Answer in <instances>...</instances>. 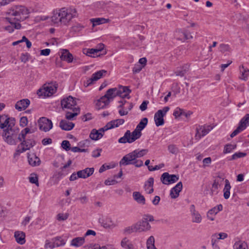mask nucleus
Segmentation results:
<instances>
[{
  "label": "nucleus",
  "mask_w": 249,
  "mask_h": 249,
  "mask_svg": "<svg viewBox=\"0 0 249 249\" xmlns=\"http://www.w3.org/2000/svg\"><path fill=\"white\" fill-rule=\"evenodd\" d=\"M59 126L62 130L70 131L74 127V124L65 120H62L59 123Z\"/></svg>",
  "instance_id": "nucleus-24"
},
{
  "label": "nucleus",
  "mask_w": 249,
  "mask_h": 249,
  "mask_svg": "<svg viewBox=\"0 0 249 249\" xmlns=\"http://www.w3.org/2000/svg\"><path fill=\"white\" fill-rule=\"evenodd\" d=\"M236 147V145L235 144H227L225 145L223 153L227 154L230 153L234 149H235Z\"/></svg>",
  "instance_id": "nucleus-47"
},
{
  "label": "nucleus",
  "mask_w": 249,
  "mask_h": 249,
  "mask_svg": "<svg viewBox=\"0 0 249 249\" xmlns=\"http://www.w3.org/2000/svg\"><path fill=\"white\" fill-rule=\"evenodd\" d=\"M28 121L26 117H22L20 119V125L22 127H25L27 125Z\"/></svg>",
  "instance_id": "nucleus-62"
},
{
  "label": "nucleus",
  "mask_w": 249,
  "mask_h": 249,
  "mask_svg": "<svg viewBox=\"0 0 249 249\" xmlns=\"http://www.w3.org/2000/svg\"><path fill=\"white\" fill-rule=\"evenodd\" d=\"M61 105L63 109H70L74 110L77 109L75 107L76 102L75 100L71 96L64 98L61 101Z\"/></svg>",
  "instance_id": "nucleus-8"
},
{
  "label": "nucleus",
  "mask_w": 249,
  "mask_h": 249,
  "mask_svg": "<svg viewBox=\"0 0 249 249\" xmlns=\"http://www.w3.org/2000/svg\"><path fill=\"white\" fill-rule=\"evenodd\" d=\"M231 186L230 183L228 179L225 180V185L223 189L224 197L225 199H227L229 198L230 196V189Z\"/></svg>",
  "instance_id": "nucleus-33"
},
{
  "label": "nucleus",
  "mask_w": 249,
  "mask_h": 249,
  "mask_svg": "<svg viewBox=\"0 0 249 249\" xmlns=\"http://www.w3.org/2000/svg\"><path fill=\"white\" fill-rule=\"evenodd\" d=\"M56 88L53 85H44L43 88L38 90L37 94L38 96H50L56 91Z\"/></svg>",
  "instance_id": "nucleus-14"
},
{
  "label": "nucleus",
  "mask_w": 249,
  "mask_h": 249,
  "mask_svg": "<svg viewBox=\"0 0 249 249\" xmlns=\"http://www.w3.org/2000/svg\"><path fill=\"white\" fill-rule=\"evenodd\" d=\"M107 106L105 104H104L101 101H100L99 100H98L97 101V102L96 103V107L97 109H101L104 108Z\"/></svg>",
  "instance_id": "nucleus-61"
},
{
  "label": "nucleus",
  "mask_w": 249,
  "mask_h": 249,
  "mask_svg": "<svg viewBox=\"0 0 249 249\" xmlns=\"http://www.w3.org/2000/svg\"><path fill=\"white\" fill-rule=\"evenodd\" d=\"M99 222L105 229H113L117 226L116 222L108 216H102L99 218Z\"/></svg>",
  "instance_id": "nucleus-9"
},
{
  "label": "nucleus",
  "mask_w": 249,
  "mask_h": 249,
  "mask_svg": "<svg viewBox=\"0 0 249 249\" xmlns=\"http://www.w3.org/2000/svg\"><path fill=\"white\" fill-rule=\"evenodd\" d=\"M179 179L178 175H170L167 172L163 173L160 177L161 182L165 185L175 183Z\"/></svg>",
  "instance_id": "nucleus-10"
},
{
  "label": "nucleus",
  "mask_w": 249,
  "mask_h": 249,
  "mask_svg": "<svg viewBox=\"0 0 249 249\" xmlns=\"http://www.w3.org/2000/svg\"><path fill=\"white\" fill-rule=\"evenodd\" d=\"M39 129L44 132H48L53 127V123L51 120L41 117L38 121Z\"/></svg>",
  "instance_id": "nucleus-12"
},
{
  "label": "nucleus",
  "mask_w": 249,
  "mask_h": 249,
  "mask_svg": "<svg viewBox=\"0 0 249 249\" xmlns=\"http://www.w3.org/2000/svg\"><path fill=\"white\" fill-rule=\"evenodd\" d=\"M104 45L100 43L95 48L85 49L84 53L89 56L97 57L101 54V52L104 49Z\"/></svg>",
  "instance_id": "nucleus-13"
},
{
  "label": "nucleus",
  "mask_w": 249,
  "mask_h": 249,
  "mask_svg": "<svg viewBox=\"0 0 249 249\" xmlns=\"http://www.w3.org/2000/svg\"><path fill=\"white\" fill-rule=\"evenodd\" d=\"M249 122V114H247L240 121L239 125L242 127V128L245 129L247 124Z\"/></svg>",
  "instance_id": "nucleus-43"
},
{
  "label": "nucleus",
  "mask_w": 249,
  "mask_h": 249,
  "mask_svg": "<svg viewBox=\"0 0 249 249\" xmlns=\"http://www.w3.org/2000/svg\"><path fill=\"white\" fill-rule=\"evenodd\" d=\"M93 168H87L78 171L79 178H86L92 175L94 172Z\"/></svg>",
  "instance_id": "nucleus-26"
},
{
  "label": "nucleus",
  "mask_w": 249,
  "mask_h": 249,
  "mask_svg": "<svg viewBox=\"0 0 249 249\" xmlns=\"http://www.w3.org/2000/svg\"><path fill=\"white\" fill-rule=\"evenodd\" d=\"M182 183L178 182L175 187L170 190V195L172 198H176L179 196V192L182 190Z\"/></svg>",
  "instance_id": "nucleus-19"
},
{
  "label": "nucleus",
  "mask_w": 249,
  "mask_h": 249,
  "mask_svg": "<svg viewBox=\"0 0 249 249\" xmlns=\"http://www.w3.org/2000/svg\"><path fill=\"white\" fill-rule=\"evenodd\" d=\"M27 150H29L27 147L25 145H20L18 146L16 152L15 153V156L19 155L20 154L26 151Z\"/></svg>",
  "instance_id": "nucleus-49"
},
{
  "label": "nucleus",
  "mask_w": 249,
  "mask_h": 249,
  "mask_svg": "<svg viewBox=\"0 0 249 249\" xmlns=\"http://www.w3.org/2000/svg\"><path fill=\"white\" fill-rule=\"evenodd\" d=\"M106 72L107 71L105 70H100L99 71H97L96 72L94 73L93 74H92L90 78H89L87 80V81L84 82V86L85 87H87L90 86L94 82L100 79L102 77L103 73H106Z\"/></svg>",
  "instance_id": "nucleus-16"
},
{
  "label": "nucleus",
  "mask_w": 249,
  "mask_h": 249,
  "mask_svg": "<svg viewBox=\"0 0 249 249\" xmlns=\"http://www.w3.org/2000/svg\"><path fill=\"white\" fill-rule=\"evenodd\" d=\"M29 60V54L27 53H22L20 56V60L21 62L26 63Z\"/></svg>",
  "instance_id": "nucleus-64"
},
{
  "label": "nucleus",
  "mask_w": 249,
  "mask_h": 249,
  "mask_svg": "<svg viewBox=\"0 0 249 249\" xmlns=\"http://www.w3.org/2000/svg\"><path fill=\"white\" fill-rule=\"evenodd\" d=\"M117 88H111L107 91L105 95L110 101H111L117 96Z\"/></svg>",
  "instance_id": "nucleus-32"
},
{
  "label": "nucleus",
  "mask_w": 249,
  "mask_h": 249,
  "mask_svg": "<svg viewBox=\"0 0 249 249\" xmlns=\"http://www.w3.org/2000/svg\"><path fill=\"white\" fill-rule=\"evenodd\" d=\"M147 123L148 119L147 118H142L132 132H131L130 130H127L124 136L119 139L118 142L121 143L133 142L141 137V131L145 128Z\"/></svg>",
  "instance_id": "nucleus-3"
},
{
  "label": "nucleus",
  "mask_w": 249,
  "mask_h": 249,
  "mask_svg": "<svg viewBox=\"0 0 249 249\" xmlns=\"http://www.w3.org/2000/svg\"><path fill=\"white\" fill-rule=\"evenodd\" d=\"M189 69V65L188 64H185L182 67L178 68L175 71V74L177 76L182 77L187 73Z\"/></svg>",
  "instance_id": "nucleus-31"
},
{
  "label": "nucleus",
  "mask_w": 249,
  "mask_h": 249,
  "mask_svg": "<svg viewBox=\"0 0 249 249\" xmlns=\"http://www.w3.org/2000/svg\"><path fill=\"white\" fill-rule=\"evenodd\" d=\"M169 110L168 107H164L162 109L159 110L154 115V121L157 126L162 125L164 123L163 117Z\"/></svg>",
  "instance_id": "nucleus-7"
},
{
  "label": "nucleus",
  "mask_w": 249,
  "mask_h": 249,
  "mask_svg": "<svg viewBox=\"0 0 249 249\" xmlns=\"http://www.w3.org/2000/svg\"><path fill=\"white\" fill-rule=\"evenodd\" d=\"M146 248L147 249H157L155 246V238L150 236L146 241Z\"/></svg>",
  "instance_id": "nucleus-37"
},
{
  "label": "nucleus",
  "mask_w": 249,
  "mask_h": 249,
  "mask_svg": "<svg viewBox=\"0 0 249 249\" xmlns=\"http://www.w3.org/2000/svg\"><path fill=\"white\" fill-rule=\"evenodd\" d=\"M124 122V120L123 119L112 120L107 124L106 125L107 128H106V129L109 130L114 127H118L120 125L123 124Z\"/></svg>",
  "instance_id": "nucleus-23"
},
{
  "label": "nucleus",
  "mask_w": 249,
  "mask_h": 249,
  "mask_svg": "<svg viewBox=\"0 0 249 249\" xmlns=\"http://www.w3.org/2000/svg\"><path fill=\"white\" fill-rule=\"evenodd\" d=\"M121 246L122 248L125 249H132L133 248L130 241L126 237H124L122 240Z\"/></svg>",
  "instance_id": "nucleus-34"
},
{
  "label": "nucleus",
  "mask_w": 249,
  "mask_h": 249,
  "mask_svg": "<svg viewBox=\"0 0 249 249\" xmlns=\"http://www.w3.org/2000/svg\"><path fill=\"white\" fill-rule=\"evenodd\" d=\"M26 13V9L22 6H16L9 9L8 12L9 16L6 18V19L11 25L6 26L5 29L9 33L13 32L14 28L19 29L21 25L18 22L23 20L22 16Z\"/></svg>",
  "instance_id": "nucleus-1"
},
{
  "label": "nucleus",
  "mask_w": 249,
  "mask_h": 249,
  "mask_svg": "<svg viewBox=\"0 0 249 249\" xmlns=\"http://www.w3.org/2000/svg\"><path fill=\"white\" fill-rule=\"evenodd\" d=\"M13 127H7V128L5 130H3V133L2 134V136H17L16 134V132H18V130L13 128Z\"/></svg>",
  "instance_id": "nucleus-38"
},
{
  "label": "nucleus",
  "mask_w": 249,
  "mask_h": 249,
  "mask_svg": "<svg viewBox=\"0 0 249 249\" xmlns=\"http://www.w3.org/2000/svg\"><path fill=\"white\" fill-rule=\"evenodd\" d=\"M60 58L62 60L65 61L68 63H71L73 60L72 54L67 49L61 50Z\"/></svg>",
  "instance_id": "nucleus-20"
},
{
  "label": "nucleus",
  "mask_w": 249,
  "mask_h": 249,
  "mask_svg": "<svg viewBox=\"0 0 249 249\" xmlns=\"http://www.w3.org/2000/svg\"><path fill=\"white\" fill-rule=\"evenodd\" d=\"M132 197L134 200L139 204L144 205L145 199L144 196L139 192H134L132 194Z\"/></svg>",
  "instance_id": "nucleus-25"
},
{
  "label": "nucleus",
  "mask_w": 249,
  "mask_h": 249,
  "mask_svg": "<svg viewBox=\"0 0 249 249\" xmlns=\"http://www.w3.org/2000/svg\"><path fill=\"white\" fill-rule=\"evenodd\" d=\"M212 237H216L218 239H224L227 237V234L223 232L219 234H214L213 235Z\"/></svg>",
  "instance_id": "nucleus-59"
},
{
  "label": "nucleus",
  "mask_w": 249,
  "mask_h": 249,
  "mask_svg": "<svg viewBox=\"0 0 249 249\" xmlns=\"http://www.w3.org/2000/svg\"><path fill=\"white\" fill-rule=\"evenodd\" d=\"M124 232L126 234H130L133 232H138L135 224H134L130 226L125 227L124 229Z\"/></svg>",
  "instance_id": "nucleus-40"
},
{
  "label": "nucleus",
  "mask_w": 249,
  "mask_h": 249,
  "mask_svg": "<svg viewBox=\"0 0 249 249\" xmlns=\"http://www.w3.org/2000/svg\"><path fill=\"white\" fill-rule=\"evenodd\" d=\"M106 128L107 127L105 125L99 130L93 129L89 134V137L91 139L95 141L100 139L103 136L105 131L108 130V129H106Z\"/></svg>",
  "instance_id": "nucleus-17"
},
{
  "label": "nucleus",
  "mask_w": 249,
  "mask_h": 249,
  "mask_svg": "<svg viewBox=\"0 0 249 249\" xmlns=\"http://www.w3.org/2000/svg\"><path fill=\"white\" fill-rule=\"evenodd\" d=\"M213 128V127L210 125L199 126L196 128V132L195 136V139L200 140L202 137L206 135Z\"/></svg>",
  "instance_id": "nucleus-11"
},
{
  "label": "nucleus",
  "mask_w": 249,
  "mask_h": 249,
  "mask_svg": "<svg viewBox=\"0 0 249 249\" xmlns=\"http://www.w3.org/2000/svg\"><path fill=\"white\" fill-rule=\"evenodd\" d=\"M85 242L84 237H76L73 239L71 241V245L74 247H80Z\"/></svg>",
  "instance_id": "nucleus-36"
},
{
  "label": "nucleus",
  "mask_w": 249,
  "mask_h": 249,
  "mask_svg": "<svg viewBox=\"0 0 249 249\" xmlns=\"http://www.w3.org/2000/svg\"><path fill=\"white\" fill-rule=\"evenodd\" d=\"M14 236L18 244L23 245L25 242V235L22 231H17L15 232Z\"/></svg>",
  "instance_id": "nucleus-29"
},
{
  "label": "nucleus",
  "mask_w": 249,
  "mask_h": 249,
  "mask_svg": "<svg viewBox=\"0 0 249 249\" xmlns=\"http://www.w3.org/2000/svg\"><path fill=\"white\" fill-rule=\"evenodd\" d=\"M192 221L193 223H200L202 221V217L198 211L191 214Z\"/></svg>",
  "instance_id": "nucleus-42"
},
{
  "label": "nucleus",
  "mask_w": 249,
  "mask_h": 249,
  "mask_svg": "<svg viewBox=\"0 0 249 249\" xmlns=\"http://www.w3.org/2000/svg\"><path fill=\"white\" fill-rule=\"evenodd\" d=\"M53 239L56 248L64 246L65 244V240L61 236H57Z\"/></svg>",
  "instance_id": "nucleus-41"
},
{
  "label": "nucleus",
  "mask_w": 249,
  "mask_h": 249,
  "mask_svg": "<svg viewBox=\"0 0 249 249\" xmlns=\"http://www.w3.org/2000/svg\"><path fill=\"white\" fill-rule=\"evenodd\" d=\"M168 150L172 154H176L178 151V149L174 144H170L168 146Z\"/></svg>",
  "instance_id": "nucleus-56"
},
{
  "label": "nucleus",
  "mask_w": 249,
  "mask_h": 249,
  "mask_svg": "<svg viewBox=\"0 0 249 249\" xmlns=\"http://www.w3.org/2000/svg\"><path fill=\"white\" fill-rule=\"evenodd\" d=\"M30 100L24 99L18 101L15 105V108L18 111L25 110L30 105Z\"/></svg>",
  "instance_id": "nucleus-21"
},
{
  "label": "nucleus",
  "mask_w": 249,
  "mask_h": 249,
  "mask_svg": "<svg viewBox=\"0 0 249 249\" xmlns=\"http://www.w3.org/2000/svg\"><path fill=\"white\" fill-rule=\"evenodd\" d=\"M69 214L68 213H60L57 215V219L58 221H64L68 219Z\"/></svg>",
  "instance_id": "nucleus-54"
},
{
  "label": "nucleus",
  "mask_w": 249,
  "mask_h": 249,
  "mask_svg": "<svg viewBox=\"0 0 249 249\" xmlns=\"http://www.w3.org/2000/svg\"><path fill=\"white\" fill-rule=\"evenodd\" d=\"M76 16L75 9L64 7L54 11L51 18L52 23L57 26L66 25Z\"/></svg>",
  "instance_id": "nucleus-2"
},
{
  "label": "nucleus",
  "mask_w": 249,
  "mask_h": 249,
  "mask_svg": "<svg viewBox=\"0 0 249 249\" xmlns=\"http://www.w3.org/2000/svg\"><path fill=\"white\" fill-rule=\"evenodd\" d=\"M216 211L217 210H216L215 209H214V208L210 210L207 213V218L211 221H213L215 219L216 214L218 213Z\"/></svg>",
  "instance_id": "nucleus-44"
},
{
  "label": "nucleus",
  "mask_w": 249,
  "mask_h": 249,
  "mask_svg": "<svg viewBox=\"0 0 249 249\" xmlns=\"http://www.w3.org/2000/svg\"><path fill=\"white\" fill-rule=\"evenodd\" d=\"M173 115L175 118H178V117L185 115V112H184L183 109L179 107H177L175 110Z\"/></svg>",
  "instance_id": "nucleus-52"
},
{
  "label": "nucleus",
  "mask_w": 249,
  "mask_h": 249,
  "mask_svg": "<svg viewBox=\"0 0 249 249\" xmlns=\"http://www.w3.org/2000/svg\"><path fill=\"white\" fill-rule=\"evenodd\" d=\"M244 130V129L242 128V126L238 125L237 128L235 130H234L231 134V138L234 137V136L237 135L239 133H240V132Z\"/></svg>",
  "instance_id": "nucleus-60"
},
{
  "label": "nucleus",
  "mask_w": 249,
  "mask_h": 249,
  "mask_svg": "<svg viewBox=\"0 0 249 249\" xmlns=\"http://www.w3.org/2000/svg\"><path fill=\"white\" fill-rule=\"evenodd\" d=\"M234 249H248L247 244L245 242L239 241L234 245Z\"/></svg>",
  "instance_id": "nucleus-46"
},
{
  "label": "nucleus",
  "mask_w": 249,
  "mask_h": 249,
  "mask_svg": "<svg viewBox=\"0 0 249 249\" xmlns=\"http://www.w3.org/2000/svg\"><path fill=\"white\" fill-rule=\"evenodd\" d=\"M32 133L28 127H26L23 129L19 134L18 140L21 141V145H25L29 149L33 147L36 144V142L33 139H26V136L28 133Z\"/></svg>",
  "instance_id": "nucleus-5"
},
{
  "label": "nucleus",
  "mask_w": 249,
  "mask_h": 249,
  "mask_svg": "<svg viewBox=\"0 0 249 249\" xmlns=\"http://www.w3.org/2000/svg\"><path fill=\"white\" fill-rule=\"evenodd\" d=\"M246 156V153L243 152H237L233 154L230 160H235L238 158H242Z\"/></svg>",
  "instance_id": "nucleus-53"
},
{
  "label": "nucleus",
  "mask_w": 249,
  "mask_h": 249,
  "mask_svg": "<svg viewBox=\"0 0 249 249\" xmlns=\"http://www.w3.org/2000/svg\"><path fill=\"white\" fill-rule=\"evenodd\" d=\"M119 164L120 166L133 164L136 167H140L143 165V161L141 160L135 159L131 152L123 157L120 161Z\"/></svg>",
  "instance_id": "nucleus-6"
},
{
  "label": "nucleus",
  "mask_w": 249,
  "mask_h": 249,
  "mask_svg": "<svg viewBox=\"0 0 249 249\" xmlns=\"http://www.w3.org/2000/svg\"><path fill=\"white\" fill-rule=\"evenodd\" d=\"M29 179L31 183L35 184L37 186L39 185L38 177L36 174H31Z\"/></svg>",
  "instance_id": "nucleus-50"
},
{
  "label": "nucleus",
  "mask_w": 249,
  "mask_h": 249,
  "mask_svg": "<svg viewBox=\"0 0 249 249\" xmlns=\"http://www.w3.org/2000/svg\"><path fill=\"white\" fill-rule=\"evenodd\" d=\"M143 66L140 64H136L133 68V72L134 73L139 72L142 69Z\"/></svg>",
  "instance_id": "nucleus-63"
},
{
  "label": "nucleus",
  "mask_w": 249,
  "mask_h": 249,
  "mask_svg": "<svg viewBox=\"0 0 249 249\" xmlns=\"http://www.w3.org/2000/svg\"><path fill=\"white\" fill-rule=\"evenodd\" d=\"M3 139L8 144L14 145L16 144L17 136H3Z\"/></svg>",
  "instance_id": "nucleus-39"
},
{
  "label": "nucleus",
  "mask_w": 249,
  "mask_h": 249,
  "mask_svg": "<svg viewBox=\"0 0 249 249\" xmlns=\"http://www.w3.org/2000/svg\"><path fill=\"white\" fill-rule=\"evenodd\" d=\"M117 96L125 97L131 92V90L127 87L121 86L117 88Z\"/></svg>",
  "instance_id": "nucleus-27"
},
{
  "label": "nucleus",
  "mask_w": 249,
  "mask_h": 249,
  "mask_svg": "<svg viewBox=\"0 0 249 249\" xmlns=\"http://www.w3.org/2000/svg\"><path fill=\"white\" fill-rule=\"evenodd\" d=\"M27 158L29 164L32 166H38L40 164L39 158L34 153H28Z\"/></svg>",
  "instance_id": "nucleus-18"
},
{
  "label": "nucleus",
  "mask_w": 249,
  "mask_h": 249,
  "mask_svg": "<svg viewBox=\"0 0 249 249\" xmlns=\"http://www.w3.org/2000/svg\"><path fill=\"white\" fill-rule=\"evenodd\" d=\"M154 220V217L152 215H144L141 220L135 223L138 232H145L149 231L151 227L149 222H152Z\"/></svg>",
  "instance_id": "nucleus-4"
},
{
  "label": "nucleus",
  "mask_w": 249,
  "mask_h": 249,
  "mask_svg": "<svg viewBox=\"0 0 249 249\" xmlns=\"http://www.w3.org/2000/svg\"><path fill=\"white\" fill-rule=\"evenodd\" d=\"M218 187H219L218 182L215 180L212 184V189H211L212 194H213L214 192H216V193H217V190L218 189Z\"/></svg>",
  "instance_id": "nucleus-58"
},
{
  "label": "nucleus",
  "mask_w": 249,
  "mask_h": 249,
  "mask_svg": "<svg viewBox=\"0 0 249 249\" xmlns=\"http://www.w3.org/2000/svg\"><path fill=\"white\" fill-rule=\"evenodd\" d=\"M15 124V120L13 118H8L6 115L0 116V128L13 127Z\"/></svg>",
  "instance_id": "nucleus-15"
},
{
  "label": "nucleus",
  "mask_w": 249,
  "mask_h": 249,
  "mask_svg": "<svg viewBox=\"0 0 249 249\" xmlns=\"http://www.w3.org/2000/svg\"><path fill=\"white\" fill-rule=\"evenodd\" d=\"M240 76L239 78L244 81H247L249 77V70L245 68L243 65L239 67Z\"/></svg>",
  "instance_id": "nucleus-28"
},
{
  "label": "nucleus",
  "mask_w": 249,
  "mask_h": 249,
  "mask_svg": "<svg viewBox=\"0 0 249 249\" xmlns=\"http://www.w3.org/2000/svg\"><path fill=\"white\" fill-rule=\"evenodd\" d=\"M179 33L180 34L181 36L183 37L184 40H188V39H191L193 38V36L191 35V33L187 31H184V32H179Z\"/></svg>",
  "instance_id": "nucleus-51"
},
{
  "label": "nucleus",
  "mask_w": 249,
  "mask_h": 249,
  "mask_svg": "<svg viewBox=\"0 0 249 249\" xmlns=\"http://www.w3.org/2000/svg\"><path fill=\"white\" fill-rule=\"evenodd\" d=\"M90 20L92 23L93 26L100 25L103 23H108L110 21L109 19L103 18H91Z\"/></svg>",
  "instance_id": "nucleus-30"
},
{
  "label": "nucleus",
  "mask_w": 249,
  "mask_h": 249,
  "mask_svg": "<svg viewBox=\"0 0 249 249\" xmlns=\"http://www.w3.org/2000/svg\"><path fill=\"white\" fill-rule=\"evenodd\" d=\"M73 112H67L66 113V118L68 120H72L74 117L76 116L79 112V110L78 109H74L72 110Z\"/></svg>",
  "instance_id": "nucleus-45"
},
{
  "label": "nucleus",
  "mask_w": 249,
  "mask_h": 249,
  "mask_svg": "<svg viewBox=\"0 0 249 249\" xmlns=\"http://www.w3.org/2000/svg\"><path fill=\"white\" fill-rule=\"evenodd\" d=\"M61 146L66 151L71 150V144L69 141L67 140H64L61 143Z\"/></svg>",
  "instance_id": "nucleus-55"
},
{
  "label": "nucleus",
  "mask_w": 249,
  "mask_h": 249,
  "mask_svg": "<svg viewBox=\"0 0 249 249\" xmlns=\"http://www.w3.org/2000/svg\"><path fill=\"white\" fill-rule=\"evenodd\" d=\"M45 248H50L53 249V248H56L54 244V241H53V239H52L51 241L47 240L45 244Z\"/></svg>",
  "instance_id": "nucleus-57"
},
{
  "label": "nucleus",
  "mask_w": 249,
  "mask_h": 249,
  "mask_svg": "<svg viewBox=\"0 0 249 249\" xmlns=\"http://www.w3.org/2000/svg\"><path fill=\"white\" fill-rule=\"evenodd\" d=\"M219 50L222 53H224L231 52V48L228 44H221L219 46Z\"/></svg>",
  "instance_id": "nucleus-48"
},
{
  "label": "nucleus",
  "mask_w": 249,
  "mask_h": 249,
  "mask_svg": "<svg viewBox=\"0 0 249 249\" xmlns=\"http://www.w3.org/2000/svg\"><path fill=\"white\" fill-rule=\"evenodd\" d=\"M154 178L151 177L145 182L144 185V189L146 193L151 194L154 192Z\"/></svg>",
  "instance_id": "nucleus-22"
},
{
  "label": "nucleus",
  "mask_w": 249,
  "mask_h": 249,
  "mask_svg": "<svg viewBox=\"0 0 249 249\" xmlns=\"http://www.w3.org/2000/svg\"><path fill=\"white\" fill-rule=\"evenodd\" d=\"M148 150L145 149H143L142 150L136 149L132 151V154L134 156V158L135 159H137L139 158H141L146 155L148 152Z\"/></svg>",
  "instance_id": "nucleus-35"
}]
</instances>
